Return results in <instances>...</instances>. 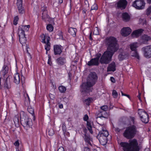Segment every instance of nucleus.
Listing matches in <instances>:
<instances>
[{
  "mask_svg": "<svg viewBox=\"0 0 151 151\" xmlns=\"http://www.w3.org/2000/svg\"><path fill=\"white\" fill-rule=\"evenodd\" d=\"M100 108L101 111H100V113L98 115L99 117L104 118L108 117V114L106 111L108 109L107 106L106 105L103 106H101Z\"/></svg>",
  "mask_w": 151,
  "mask_h": 151,
  "instance_id": "nucleus-12",
  "label": "nucleus"
},
{
  "mask_svg": "<svg viewBox=\"0 0 151 151\" xmlns=\"http://www.w3.org/2000/svg\"><path fill=\"white\" fill-rule=\"evenodd\" d=\"M24 31L21 28V26H19L18 29V34L19 37H21V35L23 36L25 35Z\"/></svg>",
  "mask_w": 151,
  "mask_h": 151,
  "instance_id": "nucleus-29",
  "label": "nucleus"
},
{
  "mask_svg": "<svg viewBox=\"0 0 151 151\" xmlns=\"http://www.w3.org/2000/svg\"><path fill=\"white\" fill-rule=\"evenodd\" d=\"M121 93H122V96H123L124 95V94L122 92Z\"/></svg>",
  "mask_w": 151,
  "mask_h": 151,
  "instance_id": "nucleus-64",
  "label": "nucleus"
},
{
  "mask_svg": "<svg viewBox=\"0 0 151 151\" xmlns=\"http://www.w3.org/2000/svg\"><path fill=\"white\" fill-rule=\"evenodd\" d=\"M139 46V44L137 42H133L130 44L129 45V47L131 50L133 51L132 53V55L139 59V57L137 51V48Z\"/></svg>",
  "mask_w": 151,
  "mask_h": 151,
  "instance_id": "nucleus-9",
  "label": "nucleus"
},
{
  "mask_svg": "<svg viewBox=\"0 0 151 151\" xmlns=\"http://www.w3.org/2000/svg\"><path fill=\"white\" fill-rule=\"evenodd\" d=\"M137 132L136 127L134 125H132L126 128L123 133V136L127 139H131L134 137Z\"/></svg>",
  "mask_w": 151,
  "mask_h": 151,
  "instance_id": "nucleus-4",
  "label": "nucleus"
},
{
  "mask_svg": "<svg viewBox=\"0 0 151 151\" xmlns=\"http://www.w3.org/2000/svg\"><path fill=\"white\" fill-rule=\"evenodd\" d=\"M93 101V100L91 98H88L84 100V103L87 105H89Z\"/></svg>",
  "mask_w": 151,
  "mask_h": 151,
  "instance_id": "nucleus-33",
  "label": "nucleus"
},
{
  "mask_svg": "<svg viewBox=\"0 0 151 151\" xmlns=\"http://www.w3.org/2000/svg\"><path fill=\"white\" fill-rule=\"evenodd\" d=\"M19 40L20 43L22 45L25 44L27 41V39L25 35L22 36L21 35V37H19Z\"/></svg>",
  "mask_w": 151,
  "mask_h": 151,
  "instance_id": "nucleus-27",
  "label": "nucleus"
},
{
  "mask_svg": "<svg viewBox=\"0 0 151 151\" xmlns=\"http://www.w3.org/2000/svg\"><path fill=\"white\" fill-rule=\"evenodd\" d=\"M47 63L50 65H51L52 64V62L51 61V59L49 57V59L48 60Z\"/></svg>",
  "mask_w": 151,
  "mask_h": 151,
  "instance_id": "nucleus-51",
  "label": "nucleus"
},
{
  "mask_svg": "<svg viewBox=\"0 0 151 151\" xmlns=\"http://www.w3.org/2000/svg\"><path fill=\"white\" fill-rule=\"evenodd\" d=\"M122 18L123 20L125 22L129 21L130 19L129 15L126 12L123 13L122 14Z\"/></svg>",
  "mask_w": 151,
  "mask_h": 151,
  "instance_id": "nucleus-20",
  "label": "nucleus"
},
{
  "mask_svg": "<svg viewBox=\"0 0 151 151\" xmlns=\"http://www.w3.org/2000/svg\"><path fill=\"white\" fill-rule=\"evenodd\" d=\"M127 3L126 0H120L117 3V6L122 9H124L126 7Z\"/></svg>",
  "mask_w": 151,
  "mask_h": 151,
  "instance_id": "nucleus-18",
  "label": "nucleus"
},
{
  "mask_svg": "<svg viewBox=\"0 0 151 151\" xmlns=\"http://www.w3.org/2000/svg\"><path fill=\"white\" fill-rule=\"evenodd\" d=\"M151 12V7H149L147 10V15H149L150 14V13Z\"/></svg>",
  "mask_w": 151,
  "mask_h": 151,
  "instance_id": "nucleus-46",
  "label": "nucleus"
},
{
  "mask_svg": "<svg viewBox=\"0 0 151 151\" xmlns=\"http://www.w3.org/2000/svg\"><path fill=\"white\" fill-rule=\"evenodd\" d=\"M143 31V30L142 29L135 30L133 32L132 36L133 37H137L141 34Z\"/></svg>",
  "mask_w": 151,
  "mask_h": 151,
  "instance_id": "nucleus-19",
  "label": "nucleus"
},
{
  "mask_svg": "<svg viewBox=\"0 0 151 151\" xmlns=\"http://www.w3.org/2000/svg\"><path fill=\"white\" fill-rule=\"evenodd\" d=\"M14 145L16 147H19V142L18 140L16 141L14 143Z\"/></svg>",
  "mask_w": 151,
  "mask_h": 151,
  "instance_id": "nucleus-47",
  "label": "nucleus"
},
{
  "mask_svg": "<svg viewBox=\"0 0 151 151\" xmlns=\"http://www.w3.org/2000/svg\"><path fill=\"white\" fill-rule=\"evenodd\" d=\"M144 151H150V150L148 148H147Z\"/></svg>",
  "mask_w": 151,
  "mask_h": 151,
  "instance_id": "nucleus-61",
  "label": "nucleus"
},
{
  "mask_svg": "<svg viewBox=\"0 0 151 151\" xmlns=\"http://www.w3.org/2000/svg\"><path fill=\"white\" fill-rule=\"evenodd\" d=\"M84 140L88 144L91 145V141H92V139L89 135L85 134V135Z\"/></svg>",
  "mask_w": 151,
  "mask_h": 151,
  "instance_id": "nucleus-28",
  "label": "nucleus"
},
{
  "mask_svg": "<svg viewBox=\"0 0 151 151\" xmlns=\"http://www.w3.org/2000/svg\"><path fill=\"white\" fill-rule=\"evenodd\" d=\"M27 110L28 112L31 114L33 117H34V109L31 106H29L28 107Z\"/></svg>",
  "mask_w": 151,
  "mask_h": 151,
  "instance_id": "nucleus-30",
  "label": "nucleus"
},
{
  "mask_svg": "<svg viewBox=\"0 0 151 151\" xmlns=\"http://www.w3.org/2000/svg\"><path fill=\"white\" fill-rule=\"evenodd\" d=\"M128 54L127 53L123 52L121 53L119 55V58L120 60H122L127 58Z\"/></svg>",
  "mask_w": 151,
  "mask_h": 151,
  "instance_id": "nucleus-22",
  "label": "nucleus"
},
{
  "mask_svg": "<svg viewBox=\"0 0 151 151\" xmlns=\"http://www.w3.org/2000/svg\"><path fill=\"white\" fill-rule=\"evenodd\" d=\"M84 151H90V150L88 147H86L84 149Z\"/></svg>",
  "mask_w": 151,
  "mask_h": 151,
  "instance_id": "nucleus-56",
  "label": "nucleus"
},
{
  "mask_svg": "<svg viewBox=\"0 0 151 151\" xmlns=\"http://www.w3.org/2000/svg\"><path fill=\"white\" fill-rule=\"evenodd\" d=\"M21 28L24 30V31H28L30 27L29 25H24L20 26Z\"/></svg>",
  "mask_w": 151,
  "mask_h": 151,
  "instance_id": "nucleus-34",
  "label": "nucleus"
},
{
  "mask_svg": "<svg viewBox=\"0 0 151 151\" xmlns=\"http://www.w3.org/2000/svg\"><path fill=\"white\" fill-rule=\"evenodd\" d=\"M134 118L131 117L130 118V121H131V122L132 123V124L134 123Z\"/></svg>",
  "mask_w": 151,
  "mask_h": 151,
  "instance_id": "nucleus-54",
  "label": "nucleus"
},
{
  "mask_svg": "<svg viewBox=\"0 0 151 151\" xmlns=\"http://www.w3.org/2000/svg\"><path fill=\"white\" fill-rule=\"evenodd\" d=\"M91 33H90V36H89V39L90 40H92V37H91Z\"/></svg>",
  "mask_w": 151,
  "mask_h": 151,
  "instance_id": "nucleus-59",
  "label": "nucleus"
},
{
  "mask_svg": "<svg viewBox=\"0 0 151 151\" xmlns=\"http://www.w3.org/2000/svg\"><path fill=\"white\" fill-rule=\"evenodd\" d=\"M140 96H141V93L139 92V94H138V95L137 96V97L138 98L139 100H140V102H142V101L141 99Z\"/></svg>",
  "mask_w": 151,
  "mask_h": 151,
  "instance_id": "nucleus-53",
  "label": "nucleus"
},
{
  "mask_svg": "<svg viewBox=\"0 0 151 151\" xmlns=\"http://www.w3.org/2000/svg\"><path fill=\"white\" fill-rule=\"evenodd\" d=\"M147 2L148 3H150L151 2V0H147Z\"/></svg>",
  "mask_w": 151,
  "mask_h": 151,
  "instance_id": "nucleus-62",
  "label": "nucleus"
},
{
  "mask_svg": "<svg viewBox=\"0 0 151 151\" xmlns=\"http://www.w3.org/2000/svg\"><path fill=\"white\" fill-rule=\"evenodd\" d=\"M24 96L25 97V100L26 101H28L29 102V97L28 94L26 93L24 95Z\"/></svg>",
  "mask_w": 151,
  "mask_h": 151,
  "instance_id": "nucleus-45",
  "label": "nucleus"
},
{
  "mask_svg": "<svg viewBox=\"0 0 151 151\" xmlns=\"http://www.w3.org/2000/svg\"><path fill=\"white\" fill-rule=\"evenodd\" d=\"M151 40V38L147 35L142 36L139 42L141 43L147 44V42Z\"/></svg>",
  "mask_w": 151,
  "mask_h": 151,
  "instance_id": "nucleus-16",
  "label": "nucleus"
},
{
  "mask_svg": "<svg viewBox=\"0 0 151 151\" xmlns=\"http://www.w3.org/2000/svg\"><path fill=\"white\" fill-rule=\"evenodd\" d=\"M109 133L105 128L103 127L98 134L97 137L100 143L102 145H105L107 142V137Z\"/></svg>",
  "mask_w": 151,
  "mask_h": 151,
  "instance_id": "nucleus-5",
  "label": "nucleus"
},
{
  "mask_svg": "<svg viewBox=\"0 0 151 151\" xmlns=\"http://www.w3.org/2000/svg\"><path fill=\"white\" fill-rule=\"evenodd\" d=\"M110 80L112 83H114L115 82V79L113 77H110Z\"/></svg>",
  "mask_w": 151,
  "mask_h": 151,
  "instance_id": "nucleus-50",
  "label": "nucleus"
},
{
  "mask_svg": "<svg viewBox=\"0 0 151 151\" xmlns=\"http://www.w3.org/2000/svg\"><path fill=\"white\" fill-rule=\"evenodd\" d=\"M87 127L88 130L90 132L91 134H93V132L92 130V127H91V125H90V124L89 122H87Z\"/></svg>",
  "mask_w": 151,
  "mask_h": 151,
  "instance_id": "nucleus-37",
  "label": "nucleus"
},
{
  "mask_svg": "<svg viewBox=\"0 0 151 151\" xmlns=\"http://www.w3.org/2000/svg\"><path fill=\"white\" fill-rule=\"evenodd\" d=\"M98 9V7L97 5L95 4H93L92 6H91V10H97Z\"/></svg>",
  "mask_w": 151,
  "mask_h": 151,
  "instance_id": "nucleus-43",
  "label": "nucleus"
},
{
  "mask_svg": "<svg viewBox=\"0 0 151 151\" xmlns=\"http://www.w3.org/2000/svg\"><path fill=\"white\" fill-rule=\"evenodd\" d=\"M112 95L114 98H116L118 96V93L115 90H113L112 92Z\"/></svg>",
  "mask_w": 151,
  "mask_h": 151,
  "instance_id": "nucleus-42",
  "label": "nucleus"
},
{
  "mask_svg": "<svg viewBox=\"0 0 151 151\" xmlns=\"http://www.w3.org/2000/svg\"><path fill=\"white\" fill-rule=\"evenodd\" d=\"M19 13L20 14H22L24 12V11L22 6H17Z\"/></svg>",
  "mask_w": 151,
  "mask_h": 151,
  "instance_id": "nucleus-36",
  "label": "nucleus"
},
{
  "mask_svg": "<svg viewBox=\"0 0 151 151\" xmlns=\"http://www.w3.org/2000/svg\"><path fill=\"white\" fill-rule=\"evenodd\" d=\"M106 43L108 46L107 50L104 53L100 59V62L101 63H108L111 60L114 53L119 47L116 39L114 37L107 38L106 39Z\"/></svg>",
  "mask_w": 151,
  "mask_h": 151,
  "instance_id": "nucleus-1",
  "label": "nucleus"
},
{
  "mask_svg": "<svg viewBox=\"0 0 151 151\" xmlns=\"http://www.w3.org/2000/svg\"><path fill=\"white\" fill-rule=\"evenodd\" d=\"M20 117L22 123L24 127H29L32 126V122L31 119L25 114L24 111H21L20 112Z\"/></svg>",
  "mask_w": 151,
  "mask_h": 151,
  "instance_id": "nucleus-6",
  "label": "nucleus"
},
{
  "mask_svg": "<svg viewBox=\"0 0 151 151\" xmlns=\"http://www.w3.org/2000/svg\"><path fill=\"white\" fill-rule=\"evenodd\" d=\"M62 128L63 132H65L66 131V128L65 126V123L63 122L62 123Z\"/></svg>",
  "mask_w": 151,
  "mask_h": 151,
  "instance_id": "nucleus-44",
  "label": "nucleus"
},
{
  "mask_svg": "<svg viewBox=\"0 0 151 151\" xmlns=\"http://www.w3.org/2000/svg\"><path fill=\"white\" fill-rule=\"evenodd\" d=\"M116 70L115 65L114 62H112L109 65L107 68V71H114Z\"/></svg>",
  "mask_w": 151,
  "mask_h": 151,
  "instance_id": "nucleus-21",
  "label": "nucleus"
},
{
  "mask_svg": "<svg viewBox=\"0 0 151 151\" xmlns=\"http://www.w3.org/2000/svg\"><path fill=\"white\" fill-rule=\"evenodd\" d=\"M41 42L45 44V49L46 50V54L47 53V51L50 50V44L49 42L50 38L49 37L45 35L44 34H42L40 36Z\"/></svg>",
  "mask_w": 151,
  "mask_h": 151,
  "instance_id": "nucleus-7",
  "label": "nucleus"
},
{
  "mask_svg": "<svg viewBox=\"0 0 151 151\" xmlns=\"http://www.w3.org/2000/svg\"><path fill=\"white\" fill-rule=\"evenodd\" d=\"M57 63L59 65H63L65 62V59L62 57H60L56 60Z\"/></svg>",
  "mask_w": 151,
  "mask_h": 151,
  "instance_id": "nucleus-23",
  "label": "nucleus"
},
{
  "mask_svg": "<svg viewBox=\"0 0 151 151\" xmlns=\"http://www.w3.org/2000/svg\"><path fill=\"white\" fill-rule=\"evenodd\" d=\"M8 70V67L7 66L4 65L3 66L2 69L1 71V73L2 74L3 76H4L7 73Z\"/></svg>",
  "mask_w": 151,
  "mask_h": 151,
  "instance_id": "nucleus-24",
  "label": "nucleus"
},
{
  "mask_svg": "<svg viewBox=\"0 0 151 151\" xmlns=\"http://www.w3.org/2000/svg\"><path fill=\"white\" fill-rule=\"evenodd\" d=\"M54 133V131L52 129H50L48 132V134L50 136H52L53 135Z\"/></svg>",
  "mask_w": 151,
  "mask_h": 151,
  "instance_id": "nucleus-39",
  "label": "nucleus"
},
{
  "mask_svg": "<svg viewBox=\"0 0 151 151\" xmlns=\"http://www.w3.org/2000/svg\"><path fill=\"white\" fill-rule=\"evenodd\" d=\"M139 114L141 121L145 123H147L149 121L148 115L147 113L144 110L139 109L138 110Z\"/></svg>",
  "mask_w": 151,
  "mask_h": 151,
  "instance_id": "nucleus-10",
  "label": "nucleus"
},
{
  "mask_svg": "<svg viewBox=\"0 0 151 151\" xmlns=\"http://www.w3.org/2000/svg\"><path fill=\"white\" fill-rule=\"evenodd\" d=\"M17 6H22V0H17Z\"/></svg>",
  "mask_w": 151,
  "mask_h": 151,
  "instance_id": "nucleus-40",
  "label": "nucleus"
},
{
  "mask_svg": "<svg viewBox=\"0 0 151 151\" xmlns=\"http://www.w3.org/2000/svg\"><path fill=\"white\" fill-rule=\"evenodd\" d=\"M57 151H65L63 147H60L58 150Z\"/></svg>",
  "mask_w": 151,
  "mask_h": 151,
  "instance_id": "nucleus-52",
  "label": "nucleus"
},
{
  "mask_svg": "<svg viewBox=\"0 0 151 151\" xmlns=\"http://www.w3.org/2000/svg\"><path fill=\"white\" fill-rule=\"evenodd\" d=\"M4 86L6 89H9L11 88L10 83L8 82L7 81H4Z\"/></svg>",
  "mask_w": 151,
  "mask_h": 151,
  "instance_id": "nucleus-31",
  "label": "nucleus"
},
{
  "mask_svg": "<svg viewBox=\"0 0 151 151\" xmlns=\"http://www.w3.org/2000/svg\"><path fill=\"white\" fill-rule=\"evenodd\" d=\"M114 130L117 132H119L121 130L119 128L116 127L114 128Z\"/></svg>",
  "mask_w": 151,
  "mask_h": 151,
  "instance_id": "nucleus-49",
  "label": "nucleus"
},
{
  "mask_svg": "<svg viewBox=\"0 0 151 151\" xmlns=\"http://www.w3.org/2000/svg\"><path fill=\"white\" fill-rule=\"evenodd\" d=\"M2 80H3V79L1 78L0 77V88H1V81Z\"/></svg>",
  "mask_w": 151,
  "mask_h": 151,
  "instance_id": "nucleus-57",
  "label": "nucleus"
},
{
  "mask_svg": "<svg viewBox=\"0 0 151 151\" xmlns=\"http://www.w3.org/2000/svg\"><path fill=\"white\" fill-rule=\"evenodd\" d=\"M58 89L61 93H64L66 91V88L63 86H61L58 87Z\"/></svg>",
  "mask_w": 151,
  "mask_h": 151,
  "instance_id": "nucleus-32",
  "label": "nucleus"
},
{
  "mask_svg": "<svg viewBox=\"0 0 151 151\" xmlns=\"http://www.w3.org/2000/svg\"><path fill=\"white\" fill-rule=\"evenodd\" d=\"M145 56L147 58L151 57V45L145 46L142 48Z\"/></svg>",
  "mask_w": 151,
  "mask_h": 151,
  "instance_id": "nucleus-11",
  "label": "nucleus"
},
{
  "mask_svg": "<svg viewBox=\"0 0 151 151\" xmlns=\"http://www.w3.org/2000/svg\"><path fill=\"white\" fill-rule=\"evenodd\" d=\"M101 55L100 54H98L97 57L94 58L92 59L90 61L88 62V65L89 66L92 65H97L99 64V60Z\"/></svg>",
  "mask_w": 151,
  "mask_h": 151,
  "instance_id": "nucleus-13",
  "label": "nucleus"
},
{
  "mask_svg": "<svg viewBox=\"0 0 151 151\" xmlns=\"http://www.w3.org/2000/svg\"><path fill=\"white\" fill-rule=\"evenodd\" d=\"M124 96H127V97H128L129 98V95H127V94H124Z\"/></svg>",
  "mask_w": 151,
  "mask_h": 151,
  "instance_id": "nucleus-63",
  "label": "nucleus"
},
{
  "mask_svg": "<svg viewBox=\"0 0 151 151\" xmlns=\"http://www.w3.org/2000/svg\"><path fill=\"white\" fill-rule=\"evenodd\" d=\"M131 32L132 30L129 27H124L121 30V34L123 36H127L131 33Z\"/></svg>",
  "mask_w": 151,
  "mask_h": 151,
  "instance_id": "nucleus-14",
  "label": "nucleus"
},
{
  "mask_svg": "<svg viewBox=\"0 0 151 151\" xmlns=\"http://www.w3.org/2000/svg\"><path fill=\"white\" fill-rule=\"evenodd\" d=\"M22 77L18 73L15 74L14 76V82L16 84H19L21 80Z\"/></svg>",
  "mask_w": 151,
  "mask_h": 151,
  "instance_id": "nucleus-17",
  "label": "nucleus"
},
{
  "mask_svg": "<svg viewBox=\"0 0 151 151\" xmlns=\"http://www.w3.org/2000/svg\"><path fill=\"white\" fill-rule=\"evenodd\" d=\"M145 2L144 0H135L133 3V6L138 10H142L145 9Z\"/></svg>",
  "mask_w": 151,
  "mask_h": 151,
  "instance_id": "nucleus-8",
  "label": "nucleus"
},
{
  "mask_svg": "<svg viewBox=\"0 0 151 151\" xmlns=\"http://www.w3.org/2000/svg\"><path fill=\"white\" fill-rule=\"evenodd\" d=\"M62 47L59 45H55L54 46V51L55 55H60L62 52Z\"/></svg>",
  "mask_w": 151,
  "mask_h": 151,
  "instance_id": "nucleus-15",
  "label": "nucleus"
},
{
  "mask_svg": "<svg viewBox=\"0 0 151 151\" xmlns=\"http://www.w3.org/2000/svg\"><path fill=\"white\" fill-rule=\"evenodd\" d=\"M63 2V0H59L58 1V3L60 4L62 3Z\"/></svg>",
  "mask_w": 151,
  "mask_h": 151,
  "instance_id": "nucleus-58",
  "label": "nucleus"
},
{
  "mask_svg": "<svg viewBox=\"0 0 151 151\" xmlns=\"http://www.w3.org/2000/svg\"><path fill=\"white\" fill-rule=\"evenodd\" d=\"M47 29L49 31L52 32L53 29V27L52 25L51 24H48L47 26Z\"/></svg>",
  "mask_w": 151,
  "mask_h": 151,
  "instance_id": "nucleus-35",
  "label": "nucleus"
},
{
  "mask_svg": "<svg viewBox=\"0 0 151 151\" xmlns=\"http://www.w3.org/2000/svg\"><path fill=\"white\" fill-rule=\"evenodd\" d=\"M76 29L75 28L70 27L69 28L68 31L72 36L75 37L76 36Z\"/></svg>",
  "mask_w": 151,
  "mask_h": 151,
  "instance_id": "nucleus-25",
  "label": "nucleus"
},
{
  "mask_svg": "<svg viewBox=\"0 0 151 151\" xmlns=\"http://www.w3.org/2000/svg\"><path fill=\"white\" fill-rule=\"evenodd\" d=\"M19 18L18 16H17L14 17V24L16 25L17 24V22L18 21Z\"/></svg>",
  "mask_w": 151,
  "mask_h": 151,
  "instance_id": "nucleus-41",
  "label": "nucleus"
},
{
  "mask_svg": "<svg viewBox=\"0 0 151 151\" xmlns=\"http://www.w3.org/2000/svg\"><path fill=\"white\" fill-rule=\"evenodd\" d=\"M93 34L96 35H98L99 34V31L98 28L96 27L94 28Z\"/></svg>",
  "mask_w": 151,
  "mask_h": 151,
  "instance_id": "nucleus-38",
  "label": "nucleus"
},
{
  "mask_svg": "<svg viewBox=\"0 0 151 151\" xmlns=\"http://www.w3.org/2000/svg\"><path fill=\"white\" fill-rule=\"evenodd\" d=\"M120 145L124 151H139V150L137 141L135 139L130 140L129 143L122 142L120 143Z\"/></svg>",
  "mask_w": 151,
  "mask_h": 151,
  "instance_id": "nucleus-3",
  "label": "nucleus"
},
{
  "mask_svg": "<svg viewBox=\"0 0 151 151\" xmlns=\"http://www.w3.org/2000/svg\"><path fill=\"white\" fill-rule=\"evenodd\" d=\"M88 117L87 115H85L83 119L84 121H86L88 119Z\"/></svg>",
  "mask_w": 151,
  "mask_h": 151,
  "instance_id": "nucleus-48",
  "label": "nucleus"
},
{
  "mask_svg": "<svg viewBox=\"0 0 151 151\" xmlns=\"http://www.w3.org/2000/svg\"><path fill=\"white\" fill-rule=\"evenodd\" d=\"M59 107L60 109H62L63 108V105L61 104H59Z\"/></svg>",
  "mask_w": 151,
  "mask_h": 151,
  "instance_id": "nucleus-55",
  "label": "nucleus"
},
{
  "mask_svg": "<svg viewBox=\"0 0 151 151\" xmlns=\"http://www.w3.org/2000/svg\"><path fill=\"white\" fill-rule=\"evenodd\" d=\"M97 77L95 73H91L87 78L86 83H83L81 86V91L82 93L89 92L92 91L90 87H92L97 80Z\"/></svg>",
  "mask_w": 151,
  "mask_h": 151,
  "instance_id": "nucleus-2",
  "label": "nucleus"
},
{
  "mask_svg": "<svg viewBox=\"0 0 151 151\" xmlns=\"http://www.w3.org/2000/svg\"><path fill=\"white\" fill-rule=\"evenodd\" d=\"M42 14V19L45 20H46L49 17V16L47 14V11L46 9H45L43 11Z\"/></svg>",
  "mask_w": 151,
  "mask_h": 151,
  "instance_id": "nucleus-26",
  "label": "nucleus"
},
{
  "mask_svg": "<svg viewBox=\"0 0 151 151\" xmlns=\"http://www.w3.org/2000/svg\"><path fill=\"white\" fill-rule=\"evenodd\" d=\"M50 97H52L53 98H54V95L52 94H51L50 95Z\"/></svg>",
  "mask_w": 151,
  "mask_h": 151,
  "instance_id": "nucleus-60",
  "label": "nucleus"
}]
</instances>
